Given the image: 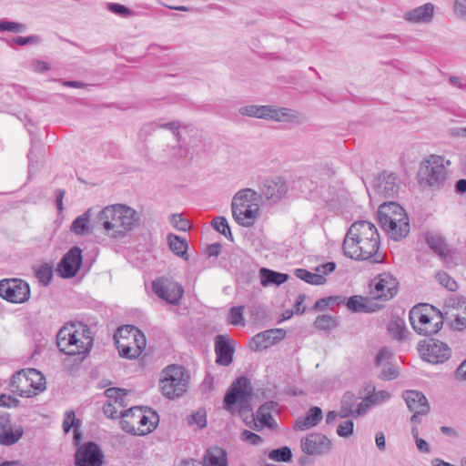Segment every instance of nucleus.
Returning a JSON list of instances; mask_svg holds the SVG:
<instances>
[{
    "label": "nucleus",
    "instance_id": "7",
    "mask_svg": "<svg viewBox=\"0 0 466 466\" xmlns=\"http://www.w3.org/2000/svg\"><path fill=\"white\" fill-rule=\"evenodd\" d=\"M446 176L443 157L431 155L422 162L418 173V180L420 185L431 189H440L444 186Z\"/></svg>",
    "mask_w": 466,
    "mask_h": 466
},
{
    "label": "nucleus",
    "instance_id": "2",
    "mask_svg": "<svg viewBox=\"0 0 466 466\" xmlns=\"http://www.w3.org/2000/svg\"><path fill=\"white\" fill-rule=\"evenodd\" d=\"M139 213L123 204H114L104 208L96 216L95 226L114 238H123L139 224Z\"/></svg>",
    "mask_w": 466,
    "mask_h": 466
},
{
    "label": "nucleus",
    "instance_id": "49",
    "mask_svg": "<svg viewBox=\"0 0 466 466\" xmlns=\"http://www.w3.org/2000/svg\"><path fill=\"white\" fill-rule=\"evenodd\" d=\"M187 421L188 425H197L198 429L207 426V413L204 409H199L187 416Z\"/></svg>",
    "mask_w": 466,
    "mask_h": 466
},
{
    "label": "nucleus",
    "instance_id": "62",
    "mask_svg": "<svg viewBox=\"0 0 466 466\" xmlns=\"http://www.w3.org/2000/svg\"><path fill=\"white\" fill-rule=\"evenodd\" d=\"M118 408L119 407H117V405L114 404L113 402L106 401L103 406V412L107 418L116 419L120 417L117 415Z\"/></svg>",
    "mask_w": 466,
    "mask_h": 466
},
{
    "label": "nucleus",
    "instance_id": "19",
    "mask_svg": "<svg viewBox=\"0 0 466 466\" xmlns=\"http://www.w3.org/2000/svg\"><path fill=\"white\" fill-rule=\"evenodd\" d=\"M288 185L281 177H274L266 179L261 187L260 193L261 198L264 197L267 200L272 203L279 202L287 193Z\"/></svg>",
    "mask_w": 466,
    "mask_h": 466
},
{
    "label": "nucleus",
    "instance_id": "9",
    "mask_svg": "<svg viewBox=\"0 0 466 466\" xmlns=\"http://www.w3.org/2000/svg\"><path fill=\"white\" fill-rule=\"evenodd\" d=\"M418 351L423 360L431 364H442L451 357V347L447 343L433 338L420 341Z\"/></svg>",
    "mask_w": 466,
    "mask_h": 466
},
{
    "label": "nucleus",
    "instance_id": "32",
    "mask_svg": "<svg viewBox=\"0 0 466 466\" xmlns=\"http://www.w3.org/2000/svg\"><path fill=\"white\" fill-rule=\"evenodd\" d=\"M322 420V410L320 408L311 407L305 417L299 418L294 425L296 430L304 431L316 426Z\"/></svg>",
    "mask_w": 466,
    "mask_h": 466
},
{
    "label": "nucleus",
    "instance_id": "46",
    "mask_svg": "<svg viewBox=\"0 0 466 466\" xmlns=\"http://www.w3.org/2000/svg\"><path fill=\"white\" fill-rule=\"evenodd\" d=\"M79 421L76 420L75 412L73 410L66 411L63 421V430L66 433L69 432L71 428L75 427L74 438L77 441L81 439V433L77 431Z\"/></svg>",
    "mask_w": 466,
    "mask_h": 466
},
{
    "label": "nucleus",
    "instance_id": "31",
    "mask_svg": "<svg viewBox=\"0 0 466 466\" xmlns=\"http://www.w3.org/2000/svg\"><path fill=\"white\" fill-rule=\"evenodd\" d=\"M163 157L167 162H177L182 159L193 158V154L189 149L181 145V140H176L175 145H167L166 148L163 149Z\"/></svg>",
    "mask_w": 466,
    "mask_h": 466
},
{
    "label": "nucleus",
    "instance_id": "38",
    "mask_svg": "<svg viewBox=\"0 0 466 466\" xmlns=\"http://www.w3.org/2000/svg\"><path fill=\"white\" fill-rule=\"evenodd\" d=\"M425 241L428 247L437 255L445 256L448 248L445 239L439 234L427 233L425 236Z\"/></svg>",
    "mask_w": 466,
    "mask_h": 466
},
{
    "label": "nucleus",
    "instance_id": "22",
    "mask_svg": "<svg viewBox=\"0 0 466 466\" xmlns=\"http://www.w3.org/2000/svg\"><path fill=\"white\" fill-rule=\"evenodd\" d=\"M435 6L426 3L403 14V19L411 24H429L434 16Z\"/></svg>",
    "mask_w": 466,
    "mask_h": 466
},
{
    "label": "nucleus",
    "instance_id": "41",
    "mask_svg": "<svg viewBox=\"0 0 466 466\" xmlns=\"http://www.w3.org/2000/svg\"><path fill=\"white\" fill-rule=\"evenodd\" d=\"M25 371L29 384H32V390H35V395L46 390V379L40 371L35 369H25Z\"/></svg>",
    "mask_w": 466,
    "mask_h": 466
},
{
    "label": "nucleus",
    "instance_id": "29",
    "mask_svg": "<svg viewBox=\"0 0 466 466\" xmlns=\"http://www.w3.org/2000/svg\"><path fill=\"white\" fill-rule=\"evenodd\" d=\"M137 421L138 436H143L156 429L159 418L157 413L152 409L141 407V415L138 416Z\"/></svg>",
    "mask_w": 466,
    "mask_h": 466
},
{
    "label": "nucleus",
    "instance_id": "55",
    "mask_svg": "<svg viewBox=\"0 0 466 466\" xmlns=\"http://www.w3.org/2000/svg\"><path fill=\"white\" fill-rule=\"evenodd\" d=\"M438 282L451 291H455L458 288L457 282L446 272L440 271L436 274Z\"/></svg>",
    "mask_w": 466,
    "mask_h": 466
},
{
    "label": "nucleus",
    "instance_id": "63",
    "mask_svg": "<svg viewBox=\"0 0 466 466\" xmlns=\"http://www.w3.org/2000/svg\"><path fill=\"white\" fill-rule=\"evenodd\" d=\"M180 127H181V124L179 121H171V122H167V123H165L160 126V127H162V128L172 131L175 136L176 140H181V138H182V136L179 132Z\"/></svg>",
    "mask_w": 466,
    "mask_h": 466
},
{
    "label": "nucleus",
    "instance_id": "23",
    "mask_svg": "<svg viewBox=\"0 0 466 466\" xmlns=\"http://www.w3.org/2000/svg\"><path fill=\"white\" fill-rule=\"evenodd\" d=\"M374 189L384 198L392 197L398 191L396 174L386 171L380 174L375 179Z\"/></svg>",
    "mask_w": 466,
    "mask_h": 466
},
{
    "label": "nucleus",
    "instance_id": "51",
    "mask_svg": "<svg viewBox=\"0 0 466 466\" xmlns=\"http://www.w3.org/2000/svg\"><path fill=\"white\" fill-rule=\"evenodd\" d=\"M268 458L275 461L288 462L292 458V452L289 447L285 446L272 450L268 454Z\"/></svg>",
    "mask_w": 466,
    "mask_h": 466
},
{
    "label": "nucleus",
    "instance_id": "11",
    "mask_svg": "<svg viewBox=\"0 0 466 466\" xmlns=\"http://www.w3.org/2000/svg\"><path fill=\"white\" fill-rule=\"evenodd\" d=\"M256 118L282 123H300V114L297 111L274 106H258Z\"/></svg>",
    "mask_w": 466,
    "mask_h": 466
},
{
    "label": "nucleus",
    "instance_id": "47",
    "mask_svg": "<svg viewBox=\"0 0 466 466\" xmlns=\"http://www.w3.org/2000/svg\"><path fill=\"white\" fill-rule=\"evenodd\" d=\"M211 226L216 231L224 235L228 240L233 241V235L225 217L214 218L211 221Z\"/></svg>",
    "mask_w": 466,
    "mask_h": 466
},
{
    "label": "nucleus",
    "instance_id": "8",
    "mask_svg": "<svg viewBox=\"0 0 466 466\" xmlns=\"http://www.w3.org/2000/svg\"><path fill=\"white\" fill-rule=\"evenodd\" d=\"M188 386V376L181 366L169 365L164 370L161 390L164 396L175 399L182 396Z\"/></svg>",
    "mask_w": 466,
    "mask_h": 466
},
{
    "label": "nucleus",
    "instance_id": "27",
    "mask_svg": "<svg viewBox=\"0 0 466 466\" xmlns=\"http://www.w3.org/2000/svg\"><path fill=\"white\" fill-rule=\"evenodd\" d=\"M10 388L21 397L35 396V390H32V384H29L25 370H18L12 376Z\"/></svg>",
    "mask_w": 466,
    "mask_h": 466
},
{
    "label": "nucleus",
    "instance_id": "6",
    "mask_svg": "<svg viewBox=\"0 0 466 466\" xmlns=\"http://www.w3.org/2000/svg\"><path fill=\"white\" fill-rule=\"evenodd\" d=\"M253 389L250 381L246 377L238 378L228 390L224 397V408L234 412V406L238 407V413L244 416L252 411L250 400Z\"/></svg>",
    "mask_w": 466,
    "mask_h": 466
},
{
    "label": "nucleus",
    "instance_id": "3",
    "mask_svg": "<svg viewBox=\"0 0 466 466\" xmlns=\"http://www.w3.org/2000/svg\"><path fill=\"white\" fill-rule=\"evenodd\" d=\"M90 329L81 322L65 324L56 334V346L61 352L69 356H78L82 361L93 347Z\"/></svg>",
    "mask_w": 466,
    "mask_h": 466
},
{
    "label": "nucleus",
    "instance_id": "42",
    "mask_svg": "<svg viewBox=\"0 0 466 466\" xmlns=\"http://www.w3.org/2000/svg\"><path fill=\"white\" fill-rule=\"evenodd\" d=\"M347 307L353 312H370L371 308L370 307V299L360 296H351L348 299Z\"/></svg>",
    "mask_w": 466,
    "mask_h": 466
},
{
    "label": "nucleus",
    "instance_id": "37",
    "mask_svg": "<svg viewBox=\"0 0 466 466\" xmlns=\"http://www.w3.org/2000/svg\"><path fill=\"white\" fill-rule=\"evenodd\" d=\"M169 248L178 257L187 258V241L175 234L169 233L167 236Z\"/></svg>",
    "mask_w": 466,
    "mask_h": 466
},
{
    "label": "nucleus",
    "instance_id": "28",
    "mask_svg": "<svg viewBox=\"0 0 466 466\" xmlns=\"http://www.w3.org/2000/svg\"><path fill=\"white\" fill-rule=\"evenodd\" d=\"M141 415V407H132L127 410H121L119 416L121 417V429L126 432L132 435H138V416Z\"/></svg>",
    "mask_w": 466,
    "mask_h": 466
},
{
    "label": "nucleus",
    "instance_id": "13",
    "mask_svg": "<svg viewBox=\"0 0 466 466\" xmlns=\"http://www.w3.org/2000/svg\"><path fill=\"white\" fill-rule=\"evenodd\" d=\"M373 289L371 294L377 299L384 301L391 299L398 292L399 281L390 272L379 274L372 280Z\"/></svg>",
    "mask_w": 466,
    "mask_h": 466
},
{
    "label": "nucleus",
    "instance_id": "56",
    "mask_svg": "<svg viewBox=\"0 0 466 466\" xmlns=\"http://www.w3.org/2000/svg\"><path fill=\"white\" fill-rule=\"evenodd\" d=\"M376 405V400H372V397L369 395L357 405L354 410V415L362 416L370 409L371 406Z\"/></svg>",
    "mask_w": 466,
    "mask_h": 466
},
{
    "label": "nucleus",
    "instance_id": "20",
    "mask_svg": "<svg viewBox=\"0 0 466 466\" xmlns=\"http://www.w3.org/2000/svg\"><path fill=\"white\" fill-rule=\"evenodd\" d=\"M286 336V330L283 329H271L260 332L252 338L250 348L254 351L268 349V347L282 340Z\"/></svg>",
    "mask_w": 466,
    "mask_h": 466
},
{
    "label": "nucleus",
    "instance_id": "4",
    "mask_svg": "<svg viewBox=\"0 0 466 466\" xmlns=\"http://www.w3.org/2000/svg\"><path fill=\"white\" fill-rule=\"evenodd\" d=\"M260 199L261 195L251 188L238 191L231 203L235 221L245 228L252 227L259 215Z\"/></svg>",
    "mask_w": 466,
    "mask_h": 466
},
{
    "label": "nucleus",
    "instance_id": "34",
    "mask_svg": "<svg viewBox=\"0 0 466 466\" xmlns=\"http://www.w3.org/2000/svg\"><path fill=\"white\" fill-rule=\"evenodd\" d=\"M278 406V403L275 401H266L263 403L257 411L258 420L265 426L269 429H272L276 426V421L271 415V410H274Z\"/></svg>",
    "mask_w": 466,
    "mask_h": 466
},
{
    "label": "nucleus",
    "instance_id": "10",
    "mask_svg": "<svg viewBox=\"0 0 466 466\" xmlns=\"http://www.w3.org/2000/svg\"><path fill=\"white\" fill-rule=\"evenodd\" d=\"M0 297L16 304L26 302L30 298V288L21 279H5L0 280Z\"/></svg>",
    "mask_w": 466,
    "mask_h": 466
},
{
    "label": "nucleus",
    "instance_id": "40",
    "mask_svg": "<svg viewBox=\"0 0 466 466\" xmlns=\"http://www.w3.org/2000/svg\"><path fill=\"white\" fill-rule=\"evenodd\" d=\"M91 217V209H87L83 215L77 217L71 225V230L80 236L86 235L92 231L89 228V218Z\"/></svg>",
    "mask_w": 466,
    "mask_h": 466
},
{
    "label": "nucleus",
    "instance_id": "64",
    "mask_svg": "<svg viewBox=\"0 0 466 466\" xmlns=\"http://www.w3.org/2000/svg\"><path fill=\"white\" fill-rule=\"evenodd\" d=\"M108 9L121 16H129L132 15V11L129 8L120 4L111 3L108 5Z\"/></svg>",
    "mask_w": 466,
    "mask_h": 466
},
{
    "label": "nucleus",
    "instance_id": "18",
    "mask_svg": "<svg viewBox=\"0 0 466 466\" xmlns=\"http://www.w3.org/2000/svg\"><path fill=\"white\" fill-rule=\"evenodd\" d=\"M331 448V441L321 433H311L301 440V449L308 455H321Z\"/></svg>",
    "mask_w": 466,
    "mask_h": 466
},
{
    "label": "nucleus",
    "instance_id": "57",
    "mask_svg": "<svg viewBox=\"0 0 466 466\" xmlns=\"http://www.w3.org/2000/svg\"><path fill=\"white\" fill-rule=\"evenodd\" d=\"M13 42L19 46L37 45L41 42V38L35 35H31L28 36H15L13 38Z\"/></svg>",
    "mask_w": 466,
    "mask_h": 466
},
{
    "label": "nucleus",
    "instance_id": "61",
    "mask_svg": "<svg viewBox=\"0 0 466 466\" xmlns=\"http://www.w3.org/2000/svg\"><path fill=\"white\" fill-rule=\"evenodd\" d=\"M452 11L456 17L466 20V3L461 0H454Z\"/></svg>",
    "mask_w": 466,
    "mask_h": 466
},
{
    "label": "nucleus",
    "instance_id": "14",
    "mask_svg": "<svg viewBox=\"0 0 466 466\" xmlns=\"http://www.w3.org/2000/svg\"><path fill=\"white\" fill-rule=\"evenodd\" d=\"M104 454L99 445L88 441L79 446L75 454L76 466H102Z\"/></svg>",
    "mask_w": 466,
    "mask_h": 466
},
{
    "label": "nucleus",
    "instance_id": "43",
    "mask_svg": "<svg viewBox=\"0 0 466 466\" xmlns=\"http://www.w3.org/2000/svg\"><path fill=\"white\" fill-rule=\"evenodd\" d=\"M139 336H145L144 333L132 325H125L118 328L114 335V339L116 341V339H123V341L133 340L134 338H138Z\"/></svg>",
    "mask_w": 466,
    "mask_h": 466
},
{
    "label": "nucleus",
    "instance_id": "17",
    "mask_svg": "<svg viewBox=\"0 0 466 466\" xmlns=\"http://www.w3.org/2000/svg\"><path fill=\"white\" fill-rule=\"evenodd\" d=\"M24 429L19 425H12L10 415L5 412L0 417V444L11 446L15 444L23 436Z\"/></svg>",
    "mask_w": 466,
    "mask_h": 466
},
{
    "label": "nucleus",
    "instance_id": "50",
    "mask_svg": "<svg viewBox=\"0 0 466 466\" xmlns=\"http://www.w3.org/2000/svg\"><path fill=\"white\" fill-rule=\"evenodd\" d=\"M35 277L37 278L38 281L42 283L45 286H47L53 277V268L48 264H44L39 266L35 269Z\"/></svg>",
    "mask_w": 466,
    "mask_h": 466
},
{
    "label": "nucleus",
    "instance_id": "48",
    "mask_svg": "<svg viewBox=\"0 0 466 466\" xmlns=\"http://www.w3.org/2000/svg\"><path fill=\"white\" fill-rule=\"evenodd\" d=\"M314 325L320 330H330L338 326V320L330 315L322 314L316 318Z\"/></svg>",
    "mask_w": 466,
    "mask_h": 466
},
{
    "label": "nucleus",
    "instance_id": "45",
    "mask_svg": "<svg viewBox=\"0 0 466 466\" xmlns=\"http://www.w3.org/2000/svg\"><path fill=\"white\" fill-rule=\"evenodd\" d=\"M128 391L127 390L119 389V388H109L106 390L105 394L107 397L108 400L114 404L117 405L119 408H124L127 406L126 404V397Z\"/></svg>",
    "mask_w": 466,
    "mask_h": 466
},
{
    "label": "nucleus",
    "instance_id": "60",
    "mask_svg": "<svg viewBox=\"0 0 466 466\" xmlns=\"http://www.w3.org/2000/svg\"><path fill=\"white\" fill-rule=\"evenodd\" d=\"M243 308L234 307L229 311V323L232 325H239L243 321Z\"/></svg>",
    "mask_w": 466,
    "mask_h": 466
},
{
    "label": "nucleus",
    "instance_id": "35",
    "mask_svg": "<svg viewBox=\"0 0 466 466\" xmlns=\"http://www.w3.org/2000/svg\"><path fill=\"white\" fill-rule=\"evenodd\" d=\"M388 331L395 339L406 341L411 333L407 329L405 321L400 318L392 319L388 325Z\"/></svg>",
    "mask_w": 466,
    "mask_h": 466
},
{
    "label": "nucleus",
    "instance_id": "59",
    "mask_svg": "<svg viewBox=\"0 0 466 466\" xmlns=\"http://www.w3.org/2000/svg\"><path fill=\"white\" fill-rule=\"evenodd\" d=\"M241 440L252 445H260L263 442L262 437L248 430L241 432Z\"/></svg>",
    "mask_w": 466,
    "mask_h": 466
},
{
    "label": "nucleus",
    "instance_id": "54",
    "mask_svg": "<svg viewBox=\"0 0 466 466\" xmlns=\"http://www.w3.org/2000/svg\"><path fill=\"white\" fill-rule=\"evenodd\" d=\"M26 30V25L25 24L8 21V20H1L0 21V32L1 31H9L13 33H23Z\"/></svg>",
    "mask_w": 466,
    "mask_h": 466
},
{
    "label": "nucleus",
    "instance_id": "52",
    "mask_svg": "<svg viewBox=\"0 0 466 466\" xmlns=\"http://www.w3.org/2000/svg\"><path fill=\"white\" fill-rule=\"evenodd\" d=\"M345 298L340 296H335V297H327L320 299L317 300L313 306V309L315 310H324L326 309L330 304H342L344 303Z\"/></svg>",
    "mask_w": 466,
    "mask_h": 466
},
{
    "label": "nucleus",
    "instance_id": "16",
    "mask_svg": "<svg viewBox=\"0 0 466 466\" xmlns=\"http://www.w3.org/2000/svg\"><path fill=\"white\" fill-rule=\"evenodd\" d=\"M236 342L229 335H217L215 337L216 363L228 367L233 362Z\"/></svg>",
    "mask_w": 466,
    "mask_h": 466
},
{
    "label": "nucleus",
    "instance_id": "53",
    "mask_svg": "<svg viewBox=\"0 0 466 466\" xmlns=\"http://www.w3.org/2000/svg\"><path fill=\"white\" fill-rule=\"evenodd\" d=\"M169 221L177 230L186 232L191 228V223L184 218L182 214H172Z\"/></svg>",
    "mask_w": 466,
    "mask_h": 466
},
{
    "label": "nucleus",
    "instance_id": "21",
    "mask_svg": "<svg viewBox=\"0 0 466 466\" xmlns=\"http://www.w3.org/2000/svg\"><path fill=\"white\" fill-rule=\"evenodd\" d=\"M116 344L119 355L122 358L136 360L141 355L143 350L146 348L147 339L145 336H139L138 338H134L133 340L128 341H123V339H116Z\"/></svg>",
    "mask_w": 466,
    "mask_h": 466
},
{
    "label": "nucleus",
    "instance_id": "26",
    "mask_svg": "<svg viewBox=\"0 0 466 466\" xmlns=\"http://www.w3.org/2000/svg\"><path fill=\"white\" fill-rule=\"evenodd\" d=\"M378 217L380 224L384 222V218L386 220H397V222H400L401 219H406L408 218L407 213L404 208L396 202H385L379 207Z\"/></svg>",
    "mask_w": 466,
    "mask_h": 466
},
{
    "label": "nucleus",
    "instance_id": "25",
    "mask_svg": "<svg viewBox=\"0 0 466 466\" xmlns=\"http://www.w3.org/2000/svg\"><path fill=\"white\" fill-rule=\"evenodd\" d=\"M380 226L386 234L395 241L405 238L410 232L409 218L401 219L400 222H397V220L390 221L384 218V222Z\"/></svg>",
    "mask_w": 466,
    "mask_h": 466
},
{
    "label": "nucleus",
    "instance_id": "36",
    "mask_svg": "<svg viewBox=\"0 0 466 466\" xmlns=\"http://www.w3.org/2000/svg\"><path fill=\"white\" fill-rule=\"evenodd\" d=\"M259 276H260V282L262 286H268V285H280L285 283L289 276L284 273L276 272L274 270L262 268L259 270Z\"/></svg>",
    "mask_w": 466,
    "mask_h": 466
},
{
    "label": "nucleus",
    "instance_id": "58",
    "mask_svg": "<svg viewBox=\"0 0 466 466\" xmlns=\"http://www.w3.org/2000/svg\"><path fill=\"white\" fill-rule=\"evenodd\" d=\"M354 423L348 420L340 423L337 428V433L340 437H349L353 433Z\"/></svg>",
    "mask_w": 466,
    "mask_h": 466
},
{
    "label": "nucleus",
    "instance_id": "15",
    "mask_svg": "<svg viewBox=\"0 0 466 466\" xmlns=\"http://www.w3.org/2000/svg\"><path fill=\"white\" fill-rule=\"evenodd\" d=\"M83 263L82 249L76 246L71 248L62 258L58 264V272L61 277L73 278L78 272Z\"/></svg>",
    "mask_w": 466,
    "mask_h": 466
},
{
    "label": "nucleus",
    "instance_id": "44",
    "mask_svg": "<svg viewBox=\"0 0 466 466\" xmlns=\"http://www.w3.org/2000/svg\"><path fill=\"white\" fill-rule=\"evenodd\" d=\"M295 276L311 285H322L326 283V278L322 274L312 273L305 268H297Z\"/></svg>",
    "mask_w": 466,
    "mask_h": 466
},
{
    "label": "nucleus",
    "instance_id": "39",
    "mask_svg": "<svg viewBox=\"0 0 466 466\" xmlns=\"http://www.w3.org/2000/svg\"><path fill=\"white\" fill-rule=\"evenodd\" d=\"M357 400L358 397L354 393L350 391H347L346 393H344L340 401L339 417L348 418L350 416L354 415V408L356 406Z\"/></svg>",
    "mask_w": 466,
    "mask_h": 466
},
{
    "label": "nucleus",
    "instance_id": "12",
    "mask_svg": "<svg viewBox=\"0 0 466 466\" xmlns=\"http://www.w3.org/2000/svg\"><path fill=\"white\" fill-rule=\"evenodd\" d=\"M152 289L159 298L172 305H177L184 294L179 283L164 277L154 280Z\"/></svg>",
    "mask_w": 466,
    "mask_h": 466
},
{
    "label": "nucleus",
    "instance_id": "33",
    "mask_svg": "<svg viewBox=\"0 0 466 466\" xmlns=\"http://www.w3.org/2000/svg\"><path fill=\"white\" fill-rule=\"evenodd\" d=\"M204 466H228L225 451L218 446L210 447L204 456Z\"/></svg>",
    "mask_w": 466,
    "mask_h": 466
},
{
    "label": "nucleus",
    "instance_id": "1",
    "mask_svg": "<svg viewBox=\"0 0 466 466\" xmlns=\"http://www.w3.org/2000/svg\"><path fill=\"white\" fill-rule=\"evenodd\" d=\"M380 240L377 228L367 220L354 222L349 228L342 244L346 257L370 263H382L385 256L380 251Z\"/></svg>",
    "mask_w": 466,
    "mask_h": 466
},
{
    "label": "nucleus",
    "instance_id": "5",
    "mask_svg": "<svg viewBox=\"0 0 466 466\" xmlns=\"http://www.w3.org/2000/svg\"><path fill=\"white\" fill-rule=\"evenodd\" d=\"M410 320L416 332L430 337L441 329L444 317L436 307L429 304H420L413 307L410 311Z\"/></svg>",
    "mask_w": 466,
    "mask_h": 466
},
{
    "label": "nucleus",
    "instance_id": "30",
    "mask_svg": "<svg viewBox=\"0 0 466 466\" xmlns=\"http://www.w3.org/2000/svg\"><path fill=\"white\" fill-rule=\"evenodd\" d=\"M451 310L456 312L451 313L453 319L450 323L451 327L457 330L466 329V298H456L452 302Z\"/></svg>",
    "mask_w": 466,
    "mask_h": 466
},
{
    "label": "nucleus",
    "instance_id": "24",
    "mask_svg": "<svg viewBox=\"0 0 466 466\" xmlns=\"http://www.w3.org/2000/svg\"><path fill=\"white\" fill-rule=\"evenodd\" d=\"M402 398L404 399L408 409L416 413H421L425 415L430 410V405L425 395L419 390H405L402 393Z\"/></svg>",
    "mask_w": 466,
    "mask_h": 466
}]
</instances>
